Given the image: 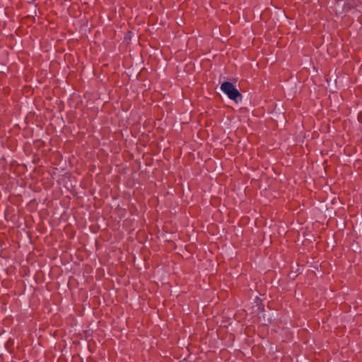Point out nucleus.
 <instances>
[{
    "label": "nucleus",
    "instance_id": "nucleus-1",
    "mask_svg": "<svg viewBox=\"0 0 362 362\" xmlns=\"http://www.w3.org/2000/svg\"><path fill=\"white\" fill-rule=\"evenodd\" d=\"M220 89L229 99L234 100L236 103L242 100V95L231 82H223Z\"/></svg>",
    "mask_w": 362,
    "mask_h": 362
}]
</instances>
